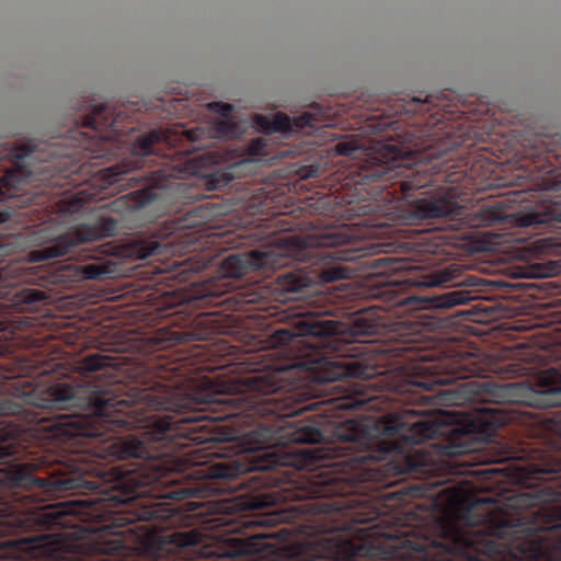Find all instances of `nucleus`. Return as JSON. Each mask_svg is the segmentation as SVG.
Returning a JSON list of instances; mask_svg holds the SVG:
<instances>
[{"label":"nucleus","mask_w":561,"mask_h":561,"mask_svg":"<svg viewBox=\"0 0 561 561\" xmlns=\"http://www.w3.org/2000/svg\"><path fill=\"white\" fill-rule=\"evenodd\" d=\"M119 115H114L107 104H99L85 115L82 126L91 130L72 131V147L59 142L38 145H21L30 147L36 158L21 161L33 172L34 182L45 186L46 194L70 195V214L78 213L90 202L101 198L103 191L111 187L119 188L123 184L140 185L107 203L106 207L116 213L138 211L153 206L160 201L178 196L183 191V178L192 168L186 158L173 160V156L187 154L190 148H178L183 141L195 144L202 141L207 131L202 127L192 129H153L139 136L131 146L130 161L100 168L101 161L116 154L117 137L119 136Z\"/></svg>","instance_id":"obj_1"},{"label":"nucleus","mask_w":561,"mask_h":561,"mask_svg":"<svg viewBox=\"0 0 561 561\" xmlns=\"http://www.w3.org/2000/svg\"><path fill=\"white\" fill-rule=\"evenodd\" d=\"M447 280V272L420 275L417 266L411 262L397 257L387 259V373L428 374L432 376V385L436 386H450L458 380L484 378L490 371L506 378L525 376L528 368L517 362L496 364L488 368V365L473 353L437 357L436 353L427 350V335L422 332L424 325L415 320L417 317L391 320L401 309H450L467 304L470 294L466 290H448L423 297L408 293L397 295V291L407 287H433Z\"/></svg>","instance_id":"obj_2"},{"label":"nucleus","mask_w":561,"mask_h":561,"mask_svg":"<svg viewBox=\"0 0 561 561\" xmlns=\"http://www.w3.org/2000/svg\"><path fill=\"white\" fill-rule=\"evenodd\" d=\"M513 421L504 405L476 409L472 414L457 411L404 409L400 413H387V473L389 476L424 472L425 457L414 448L426 440L442 438L433 447L446 457L471 454L486 442L499 427Z\"/></svg>","instance_id":"obj_3"},{"label":"nucleus","mask_w":561,"mask_h":561,"mask_svg":"<svg viewBox=\"0 0 561 561\" xmlns=\"http://www.w3.org/2000/svg\"><path fill=\"white\" fill-rule=\"evenodd\" d=\"M297 222L290 220L284 213L276 214L254 229L237 232L214 233L217 244L229 249L248 247L262 243L257 249L249 252L231 253L222 260L221 271L226 278H241L244 274L259 268H282L288 264V260L322 261L330 262L351 261L352 255L333 250L342 244L363 238L364 234H355L348 226L325 230L313 234L299 237L291 233Z\"/></svg>","instance_id":"obj_4"},{"label":"nucleus","mask_w":561,"mask_h":561,"mask_svg":"<svg viewBox=\"0 0 561 561\" xmlns=\"http://www.w3.org/2000/svg\"><path fill=\"white\" fill-rule=\"evenodd\" d=\"M427 129L421 119L401 127L398 121L387 123V181H389V204L400 198L409 201L412 191L424 188L427 180L421 176L420 169L414 170L431 157Z\"/></svg>","instance_id":"obj_5"},{"label":"nucleus","mask_w":561,"mask_h":561,"mask_svg":"<svg viewBox=\"0 0 561 561\" xmlns=\"http://www.w3.org/2000/svg\"><path fill=\"white\" fill-rule=\"evenodd\" d=\"M530 197V188L513 190L493 205L479 209L472 218L471 226L492 227L510 221L513 226L529 228L534 233L541 234L557 224H561V208L533 207Z\"/></svg>","instance_id":"obj_6"},{"label":"nucleus","mask_w":561,"mask_h":561,"mask_svg":"<svg viewBox=\"0 0 561 561\" xmlns=\"http://www.w3.org/2000/svg\"><path fill=\"white\" fill-rule=\"evenodd\" d=\"M117 219L107 217L104 213L96 216V220L91 224H81L66 233L51 240L47 245L33 252L36 261H48L51 259L65 256L73 252V249L80 244L98 241L103 238H111L116 234Z\"/></svg>","instance_id":"obj_7"},{"label":"nucleus","mask_w":561,"mask_h":561,"mask_svg":"<svg viewBox=\"0 0 561 561\" xmlns=\"http://www.w3.org/2000/svg\"><path fill=\"white\" fill-rule=\"evenodd\" d=\"M11 160L14 161V169L7 170L0 176V202L19 197L27 190V186L34 183L32 172H27V165L21 161H30L35 158L34 150L30 147H14L9 153ZM10 219V213L0 210V225Z\"/></svg>","instance_id":"obj_8"},{"label":"nucleus","mask_w":561,"mask_h":561,"mask_svg":"<svg viewBox=\"0 0 561 561\" xmlns=\"http://www.w3.org/2000/svg\"><path fill=\"white\" fill-rule=\"evenodd\" d=\"M467 213L463 207L448 197L446 194H436L430 197L417 198L409 203V224H420L430 219H443L445 221H463Z\"/></svg>","instance_id":"obj_9"},{"label":"nucleus","mask_w":561,"mask_h":561,"mask_svg":"<svg viewBox=\"0 0 561 561\" xmlns=\"http://www.w3.org/2000/svg\"><path fill=\"white\" fill-rule=\"evenodd\" d=\"M327 122L323 108L318 104L311 105L310 110L295 117L284 113H277L272 118L262 115L256 116V124L267 134H297L306 128L325 126Z\"/></svg>","instance_id":"obj_10"},{"label":"nucleus","mask_w":561,"mask_h":561,"mask_svg":"<svg viewBox=\"0 0 561 561\" xmlns=\"http://www.w3.org/2000/svg\"><path fill=\"white\" fill-rule=\"evenodd\" d=\"M484 387H489V383L479 385L476 381L460 382L456 387L442 390L438 394L439 402L446 405L459 407L472 399L479 392V389Z\"/></svg>","instance_id":"obj_11"},{"label":"nucleus","mask_w":561,"mask_h":561,"mask_svg":"<svg viewBox=\"0 0 561 561\" xmlns=\"http://www.w3.org/2000/svg\"><path fill=\"white\" fill-rule=\"evenodd\" d=\"M335 198H337L339 204L347 206L346 211L351 216L360 217L367 214V205L360 204L366 201V190L359 182L354 183L353 186H350L348 183L342 185V191Z\"/></svg>","instance_id":"obj_12"},{"label":"nucleus","mask_w":561,"mask_h":561,"mask_svg":"<svg viewBox=\"0 0 561 561\" xmlns=\"http://www.w3.org/2000/svg\"><path fill=\"white\" fill-rule=\"evenodd\" d=\"M163 244L154 239H140L131 243V255L138 260L162 255Z\"/></svg>","instance_id":"obj_13"},{"label":"nucleus","mask_w":561,"mask_h":561,"mask_svg":"<svg viewBox=\"0 0 561 561\" xmlns=\"http://www.w3.org/2000/svg\"><path fill=\"white\" fill-rule=\"evenodd\" d=\"M402 102H404V103H402V105H401V111L393 110L394 108L393 99L390 96H389V99H387V113H389V117L392 114H398V113L408 114V115L409 114L416 115V114H422L427 111V105H428L427 99L411 98L410 100H402Z\"/></svg>","instance_id":"obj_14"},{"label":"nucleus","mask_w":561,"mask_h":561,"mask_svg":"<svg viewBox=\"0 0 561 561\" xmlns=\"http://www.w3.org/2000/svg\"><path fill=\"white\" fill-rule=\"evenodd\" d=\"M310 283V278L293 272L283 273L277 277V284H279L280 290L285 293L297 294L308 287Z\"/></svg>","instance_id":"obj_15"},{"label":"nucleus","mask_w":561,"mask_h":561,"mask_svg":"<svg viewBox=\"0 0 561 561\" xmlns=\"http://www.w3.org/2000/svg\"><path fill=\"white\" fill-rule=\"evenodd\" d=\"M217 215L218 207L217 205L211 203L202 204L199 206L192 208V210L188 211V216H191V218H195L194 222H192L195 226L198 224L208 222Z\"/></svg>","instance_id":"obj_16"},{"label":"nucleus","mask_w":561,"mask_h":561,"mask_svg":"<svg viewBox=\"0 0 561 561\" xmlns=\"http://www.w3.org/2000/svg\"><path fill=\"white\" fill-rule=\"evenodd\" d=\"M82 279H100L107 274V270L101 263H88L79 267Z\"/></svg>","instance_id":"obj_17"},{"label":"nucleus","mask_w":561,"mask_h":561,"mask_svg":"<svg viewBox=\"0 0 561 561\" xmlns=\"http://www.w3.org/2000/svg\"><path fill=\"white\" fill-rule=\"evenodd\" d=\"M348 270L343 265H332L320 272V278L324 282H334L347 278Z\"/></svg>","instance_id":"obj_18"},{"label":"nucleus","mask_w":561,"mask_h":561,"mask_svg":"<svg viewBox=\"0 0 561 561\" xmlns=\"http://www.w3.org/2000/svg\"><path fill=\"white\" fill-rule=\"evenodd\" d=\"M214 134L222 138H231L238 134V128L230 121H220L214 125Z\"/></svg>","instance_id":"obj_19"},{"label":"nucleus","mask_w":561,"mask_h":561,"mask_svg":"<svg viewBox=\"0 0 561 561\" xmlns=\"http://www.w3.org/2000/svg\"><path fill=\"white\" fill-rule=\"evenodd\" d=\"M202 335L194 332H183V331H173L171 332V337L168 339L167 346L183 343L186 341L201 340Z\"/></svg>","instance_id":"obj_20"},{"label":"nucleus","mask_w":561,"mask_h":561,"mask_svg":"<svg viewBox=\"0 0 561 561\" xmlns=\"http://www.w3.org/2000/svg\"><path fill=\"white\" fill-rule=\"evenodd\" d=\"M19 297H21V301L25 302L26 305L38 304L46 298L44 293L36 289H24L21 291Z\"/></svg>","instance_id":"obj_21"},{"label":"nucleus","mask_w":561,"mask_h":561,"mask_svg":"<svg viewBox=\"0 0 561 561\" xmlns=\"http://www.w3.org/2000/svg\"><path fill=\"white\" fill-rule=\"evenodd\" d=\"M266 142L263 138H256L248 145V153L252 156L265 154Z\"/></svg>","instance_id":"obj_22"},{"label":"nucleus","mask_w":561,"mask_h":561,"mask_svg":"<svg viewBox=\"0 0 561 561\" xmlns=\"http://www.w3.org/2000/svg\"><path fill=\"white\" fill-rule=\"evenodd\" d=\"M335 151H337V153L341 156L351 157L354 154L355 147L350 142H340L337 146H335Z\"/></svg>","instance_id":"obj_23"},{"label":"nucleus","mask_w":561,"mask_h":561,"mask_svg":"<svg viewBox=\"0 0 561 561\" xmlns=\"http://www.w3.org/2000/svg\"><path fill=\"white\" fill-rule=\"evenodd\" d=\"M210 106H213V108H216V107H220L221 108V115L227 117L229 116L230 112L232 111V105L228 104V103H213L210 104Z\"/></svg>","instance_id":"obj_24"},{"label":"nucleus","mask_w":561,"mask_h":561,"mask_svg":"<svg viewBox=\"0 0 561 561\" xmlns=\"http://www.w3.org/2000/svg\"><path fill=\"white\" fill-rule=\"evenodd\" d=\"M263 211H265V204L264 203H261L259 205H255L254 203H252V205H250V214H252L253 216H256L259 214H263Z\"/></svg>","instance_id":"obj_25"},{"label":"nucleus","mask_w":561,"mask_h":561,"mask_svg":"<svg viewBox=\"0 0 561 561\" xmlns=\"http://www.w3.org/2000/svg\"><path fill=\"white\" fill-rule=\"evenodd\" d=\"M518 456L515 455L513 451H505L503 453L502 456L497 457L496 461H505V460H510V459H517Z\"/></svg>","instance_id":"obj_26"},{"label":"nucleus","mask_w":561,"mask_h":561,"mask_svg":"<svg viewBox=\"0 0 561 561\" xmlns=\"http://www.w3.org/2000/svg\"><path fill=\"white\" fill-rule=\"evenodd\" d=\"M393 496H394V493L393 492H389V494H387V500L390 501L391 499H393Z\"/></svg>","instance_id":"obj_27"},{"label":"nucleus","mask_w":561,"mask_h":561,"mask_svg":"<svg viewBox=\"0 0 561 561\" xmlns=\"http://www.w3.org/2000/svg\"><path fill=\"white\" fill-rule=\"evenodd\" d=\"M37 374H39V376H43V375H45V374H46V370H42V371H39V373H37Z\"/></svg>","instance_id":"obj_28"},{"label":"nucleus","mask_w":561,"mask_h":561,"mask_svg":"<svg viewBox=\"0 0 561 561\" xmlns=\"http://www.w3.org/2000/svg\"><path fill=\"white\" fill-rule=\"evenodd\" d=\"M264 456H268L271 457L272 456V453H265Z\"/></svg>","instance_id":"obj_29"},{"label":"nucleus","mask_w":561,"mask_h":561,"mask_svg":"<svg viewBox=\"0 0 561 561\" xmlns=\"http://www.w3.org/2000/svg\"><path fill=\"white\" fill-rule=\"evenodd\" d=\"M3 329V323L0 322V331Z\"/></svg>","instance_id":"obj_30"},{"label":"nucleus","mask_w":561,"mask_h":561,"mask_svg":"<svg viewBox=\"0 0 561 561\" xmlns=\"http://www.w3.org/2000/svg\"><path fill=\"white\" fill-rule=\"evenodd\" d=\"M387 248H389V249L391 248V243H390V242H389V243H387Z\"/></svg>","instance_id":"obj_31"}]
</instances>
